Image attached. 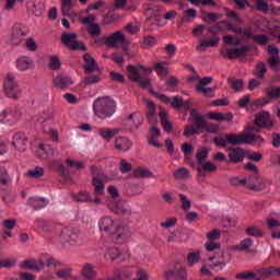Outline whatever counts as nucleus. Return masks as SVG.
Returning a JSON list of instances; mask_svg holds the SVG:
<instances>
[{"mask_svg": "<svg viewBox=\"0 0 280 280\" xmlns=\"http://www.w3.org/2000/svg\"><path fill=\"white\" fill-rule=\"evenodd\" d=\"M133 175L137 177V178H150V176H152V173L145 168H137L135 172H133Z\"/></svg>", "mask_w": 280, "mask_h": 280, "instance_id": "680f3d73", "label": "nucleus"}, {"mask_svg": "<svg viewBox=\"0 0 280 280\" xmlns=\"http://www.w3.org/2000/svg\"><path fill=\"white\" fill-rule=\"evenodd\" d=\"M247 235H250L252 237H261L264 233H261L260 229H257V226H249L246 229Z\"/></svg>", "mask_w": 280, "mask_h": 280, "instance_id": "69168bd1", "label": "nucleus"}, {"mask_svg": "<svg viewBox=\"0 0 280 280\" xmlns=\"http://www.w3.org/2000/svg\"><path fill=\"white\" fill-rule=\"evenodd\" d=\"M147 106V119L150 124H156L159 116L156 115V105L152 101L144 100Z\"/></svg>", "mask_w": 280, "mask_h": 280, "instance_id": "4be33fe9", "label": "nucleus"}, {"mask_svg": "<svg viewBox=\"0 0 280 280\" xmlns=\"http://www.w3.org/2000/svg\"><path fill=\"white\" fill-rule=\"evenodd\" d=\"M72 272H73V269H71V268H62V269H58L56 271V275H57L58 279L68 280L71 277Z\"/></svg>", "mask_w": 280, "mask_h": 280, "instance_id": "5fc2aeb1", "label": "nucleus"}, {"mask_svg": "<svg viewBox=\"0 0 280 280\" xmlns=\"http://www.w3.org/2000/svg\"><path fill=\"white\" fill-rule=\"evenodd\" d=\"M102 78L100 73L95 72H88V77L84 79L85 84H97Z\"/></svg>", "mask_w": 280, "mask_h": 280, "instance_id": "8fccbe9b", "label": "nucleus"}, {"mask_svg": "<svg viewBox=\"0 0 280 280\" xmlns=\"http://www.w3.org/2000/svg\"><path fill=\"white\" fill-rule=\"evenodd\" d=\"M66 165L72 170H84V163L71 159L66 160Z\"/></svg>", "mask_w": 280, "mask_h": 280, "instance_id": "e2e57ef3", "label": "nucleus"}, {"mask_svg": "<svg viewBox=\"0 0 280 280\" xmlns=\"http://www.w3.org/2000/svg\"><path fill=\"white\" fill-rule=\"evenodd\" d=\"M88 34H90L92 38L102 36V27L100 26V24H90L88 27Z\"/></svg>", "mask_w": 280, "mask_h": 280, "instance_id": "37998d69", "label": "nucleus"}, {"mask_svg": "<svg viewBox=\"0 0 280 280\" xmlns=\"http://www.w3.org/2000/svg\"><path fill=\"white\" fill-rule=\"evenodd\" d=\"M254 124L257 128H266V130H270L272 126H275L272 118L270 117V113L268 112H260L256 114Z\"/></svg>", "mask_w": 280, "mask_h": 280, "instance_id": "2eb2a0df", "label": "nucleus"}, {"mask_svg": "<svg viewBox=\"0 0 280 280\" xmlns=\"http://www.w3.org/2000/svg\"><path fill=\"white\" fill-rule=\"evenodd\" d=\"M256 9L259 12H264V13L270 11V8L268 7V3H266V1H264V0H257L256 1Z\"/></svg>", "mask_w": 280, "mask_h": 280, "instance_id": "774afa93", "label": "nucleus"}, {"mask_svg": "<svg viewBox=\"0 0 280 280\" xmlns=\"http://www.w3.org/2000/svg\"><path fill=\"white\" fill-rule=\"evenodd\" d=\"M200 261V253L191 252L188 254V266H194Z\"/></svg>", "mask_w": 280, "mask_h": 280, "instance_id": "bf43d9fd", "label": "nucleus"}, {"mask_svg": "<svg viewBox=\"0 0 280 280\" xmlns=\"http://www.w3.org/2000/svg\"><path fill=\"white\" fill-rule=\"evenodd\" d=\"M107 191L109 196L113 198L107 203L108 209L116 213L117 215H126V213H129V210L126 207H124V203L121 201L115 200V198L119 197V191L117 190V187L109 186L107 188Z\"/></svg>", "mask_w": 280, "mask_h": 280, "instance_id": "0eeeda50", "label": "nucleus"}, {"mask_svg": "<svg viewBox=\"0 0 280 280\" xmlns=\"http://www.w3.org/2000/svg\"><path fill=\"white\" fill-rule=\"evenodd\" d=\"M49 69H52V71H58L62 67V62H60V57L56 55H51L49 58Z\"/></svg>", "mask_w": 280, "mask_h": 280, "instance_id": "a19ab883", "label": "nucleus"}, {"mask_svg": "<svg viewBox=\"0 0 280 280\" xmlns=\"http://www.w3.org/2000/svg\"><path fill=\"white\" fill-rule=\"evenodd\" d=\"M173 177L175 180H187L191 177V173L186 167H179L174 172Z\"/></svg>", "mask_w": 280, "mask_h": 280, "instance_id": "e433bc0d", "label": "nucleus"}, {"mask_svg": "<svg viewBox=\"0 0 280 280\" xmlns=\"http://www.w3.org/2000/svg\"><path fill=\"white\" fill-rule=\"evenodd\" d=\"M28 205L35 209V211H38V209H45V207H47V200L40 197H33L28 200Z\"/></svg>", "mask_w": 280, "mask_h": 280, "instance_id": "473e14b6", "label": "nucleus"}, {"mask_svg": "<svg viewBox=\"0 0 280 280\" xmlns=\"http://www.w3.org/2000/svg\"><path fill=\"white\" fill-rule=\"evenodd\" d=\"M119 133V129H109V128H101L98 129V135L104 139L105 141L109 142L113 141V137L115 135Z\"/></svg>", "mask_w": 280, "mask_h": 280, "instance_id": "c756f323", "label": "nucleus"}, {"mask_svg": "<svg viewBox=\"0 0 280 280\" xmlns=\"http://www.w3.org/2000/svg\"><path fill=\"white\" fill-rule=\"evenodd\" d=\"M3 91L7 97L10 100H19V95H21V85H19V81H16V77L12 73H8L3 81Z\"/></svg>", "mask_w": 280, "mask_h": 280, "instance_id": "423d86ee", "label": "nucleus"}, {"mask_svg": "<svg viewBox=\"0 0 280 280\" xmlns=\"http://www.w3.org/2000/svg\"><path fill=\"white\" fill-rule=\"evenodd\" d=\"M93 110L94 115L100 117V119L113 117V115H115V101L110 100L108 96L96 98L93 103Z\"/></svg>", "mask_w": 280, "mask_h": 280, "instance_id": "7ed1b4c3", "label": "nucleus"}, {"mask_svg": "<svg viewBox=\"0 0 280 280\" xmlns=\"http://www.w3.org/2000/svg\"><path fill=\"white\" fill-rule=\"evenodd\" d=\"M218 170V166L213 164L212 162H206L205 164H201V166L197 167V172L199 176H205L203 172H215Z\"/></svg>", "mask_w": 280, "mask_h": 280, "instance_id": "4c0bfd02", "label": "nucleus"}, {"mask_svg": "<svg viewBox=\"0 0 280 280\" xmlns=\"http://www.w3.org/2000/svg\"><path fill=\"white\" fill-rule=\"evenodd\" d=\"M21 268L23 270H35V271L43 270L45 268V261L40 259L24 260L21 262Z\"/></svg>", "mask_w": 280, "mask_h": 280, "instance_id": "393cba45", "label": "nucleus"}, {"mask_svg": "<svg viewBox=\"0 0 280 280\" xmlns=\"http://www.w3.org/2000/svg\"><path fill=\"white\" fill-rule=\"evenodd\" d=\"M229 259H231V257H229L226 259V258H224V255H222L218 260H215L212 265H210V267L219 268V270H222L224 268V266H226L229 264Z\"/></svg>", "mask_w": 280, "mask_h": 280, "instance_id": "6e6d98bb", "label": "nucleus"}, {"mask_svg": "<svg viewBox=\"0 0 280 280\" xmlns=\"http://www.w3.org/2000/svg\"><path fill=\"white\" fill-rule=\"evenodd\" d=\"M105 45H109L110 47H116V45H121L126 43V36L122 32L117 31L114 34L104 37Z\"/></svg>", "mask_w": 280, "mask_h": 280, "instance_id": "aec40b11", "label": "nucleus"}, {"mask_svg": "<svg viewBox=\"0 0 280 280\" xmlns=\"http://www.w3.org/2000/svg\"><path fill=\"white\" fill-rule=\"evenodd\" d=\"M230 183L234 187H248V183H250V179H242L240 177H232L230 179Z\"/></svg>", "mask_w": 280, "mask_h": 280, "instance_id": "3c124183", "label": "nucleus"}, {"mask_svg": "<svg viewBox=\"0 0 280 280\" xmlns=\"http://www.w3.org/2000/svg\"><path fill=\"white\" fill-rule=\"evenodd\" d=\"M61 43L72 51H78V49L81 51H86L88 49L84 43L78 42V34L75 33L63 32L61 34Z\"/></svg>", "mask_w": 280, "mask_h": 280, "instance_id": "6e6552de", "label": "nucleus"}, {"mask_svg": "<svg viewBox=\"0 0 280 280\" xmlns=\"http://www.w3.org/2000/svg\"><path fill=\"white\" fill-rule=\"evenodd\" d=\"M207 156H209V150L201 149L197 152L196 158L199 165L205 164V161H207Z\"/></svg>", "mask_w": 280, "mask_h": 280, "instance_id": "4d7b16f0", "label": "nucleus"}, {"mask_svg": "<svg viewBox=\"0 0 280 280\" xmlns=\"http://www.w3.org/2000/svg\"><path fill=\"white\" fill-rule=\"evenodd\" d=\"M135 275V271L132 268L128 267L121 270H116L114 272V280H124V279H130Z\"/></svg>", "mask_w": 280, "mask_h": 280, "instance_id": "7c9ffc66", "label": "nucleus"}, {"mask_svg": "<svg viewBox=\"0 0 280 280\" xmlns=\"http://www.w3.org/2000/svg\"><path fill=\"white\" fill-rule=\"evenodd\" d=\"M223 40L225 45H233L234 47H237V45H242V39L237 37H233V35H226L223 37Z\"/></svg>", "mask_w": 280, "mask_h": 280, "instance_id": "13d9d810", "label": "nucleus"}, {"mask_svg": "<svg viewBox=\"0 0 280 280\" xmlns=\"http://www.w3.org/2000/svg\"><path fill=\"white\" fill-rule=\"evenodd\" d=\"M145 118L143 117V114L139 112H135L129 115L127 119L124 120L122 126L126 128V130H129L132 132V130H138V128L143 124Z\"/></svg>", "mask_w": 280, "mask_h": 280, "instance_id": "9d476101", "label": "nucleus"}, {"mask_svg": "<svg viewBox=\"0 0 280 280\" xmlns=\"http://www.w3.org/2000/svg\"><path fill=\"white\" fill-rule=\"evenodd\" d=\"M236 279L240 280H265L264 268L253 271L241 272L236 275Z\"/></svg>", "mask_w": 280, "mask_h": 280, "instance_id": "412c9836", "label": "nucleus"}, {"mask_svg": "<svg viewBox=\"0 0 280 280\" xmlns=\"http://www.w3.org/2000/svg\"><path fill=\"white\" fill-rule=\"evenodd\" d=\"M60 242H71L72 244H77L78 246H80V244H82V238H80L78 230L65 228L61 231Z\"/></svg>", "mask_w": 280, "mask_h": 280, "instance_id": "4468645a", "label": "nucleus"}, {"mask_svg": "<svg viewBox=\"0 0 280 280\" xmlns=\"http://www.w3.org/2000/svg\"><path fill=\"white\" fill-rule=\"evenodd\" d=\"M229 84L233 91H242L244 89V81L242 79H228Z\"/></svg>", "mask_w": 280, "mask_h": 280, "instance_id": "de8ad7c7", "label": "nucleus"}, {"mask_svg": "<svg viewBox=\"0 0 280 280\" xmlns=\"http://www.w3.org/2000/svg\"><path fill=\"white\" fill-rule=\"evenodd\" d=\"M247 185H248V188L253 189L254 191H261V189L266 187V180L261 178H257L255 184H253V182L249 180Z\"/></svg>", "mask_w": 280, "mask_h": 280, "instance_id": "c03bdc74", "label": "nucleus"}, {"mask_svg": "<svg viewBox=\"0 0 280 280\" xmlns=\"http://www.w3.org/2000/svg\"><path fill=\"white\" fill-rule=\"evenodd\" d=\"M10 183V175L5 167H0V185H8Z\"/></svg>", "mask_w": 280, "mask_h": 280, "instance_id": "0e129e2a", "label": "nucleus"}, {"mask_svg": "<svg viewBox=\"0 0 280 280\" xmlns=\"http://www.w3.org/2000/svg\"><path fill=\"white\" fill-rule=\"evenodd\" d=\"M229 163H242L244 156H246V151L242 148H230L228 149Z\"/></svg>", "mask_w": 280, "mask_h": 280, "instance_id": "f3484780", "label": "nucleus"}, {"mask_svg": "<svg viewBox=\"0 0 280 280\" xmlns=\"http://www.w3.org/2000/svg\"><path fill=\"white\" fill-rule=\"evenodd\" d=\"M83 69L85 73H95L97 71V61L91 56V54L85 52L83 55Z\"/></svg>", "mask_w": 280, "mask_h": 280, "instance_id": "5701e85b", "label": "nucleus"}, {"mask_svg": "<svg viewBox=\"0 0 280 280\" xmlns=\"http://www.w3.org/2000/svg\"><path fill=\"white\" fill-rule=\"evenodd\" d=\"M190 125H187L184 129V137H192V135H200V132H205V128H207V120H205V116L198 113L196 109L190 110Z\"/></svg>", "mask_w": 280, "mask_h": 280, "instance_id": "20e7f679", "label": "nucleus"}, {"mask_svg": "<svg viewBox=\"0 0 280 280\" xmlns=\"http://www.w3.org/2000/svg\"><path fill=\"white\" fill-rule=\"evenodd\" d=\"M61 14L63 16H71L73 14V0H60Z\"/></svg>", "mask_w": 280, "mask_h": 280, "instance_id": "f704fd0d", "label": "nucleus"}, {"mask_svg": "<svg viewBox=\"0 0 280 280\" xmlns=\"http://www.w3.org/2000/svg\"><path fill=\"white\" fill-rule=\"evenodd\" d=\"M52 83L57 89H67L73 84V80L69 77H65L62 74L54 78Z\"/></svg>", "mask_w": 280, "mask_h": 280, "instance_id": "c85d7f7f", "label": "nucleus"}, {"mask_svg": "<svg viewBox=\"0 0 280 280\" xmlns=\"http://www.w3.org/2000/svg\"><path fill=\"white\" fill-rule=\"evenodd\" d=\"M105 258L114 261V264H121L124 257L117 247H109L105 254Z\"/></svg>", "mask_w": 280, "mask_h": 280, "instance_id": "cd10ccee", "label": "nucleus"}, {"mask_svg": "<svg viewBox=\"0 0 280 280\" xmlns=\"http://www.w3.org/2000/svg\"><path fill=\"white\" fill-rule=\"evenodd\" d=\"M182 152H184L186 161H189L191 159V154H194V147L189 144V142H185L182 145Z\"/></svg>", "mask_w": 280, "mask_h": 280, "instance_id": "603ef678", "label": "nucleus"}, {"mask_svg": "<svg viewBox=\"0 0 280 280\" xmlns=\"http://www.w3.org/2000/svg\"><path fill=\"white\" fill-rule=\"evenodd\" d=\"M178 196L183 211H189V209H191V200H189V198L183 194H179Z\"/></svg>", "mask_w": 280, "mask_h": 280, "instance_id": "864d4df0", "label": "nucleus"}, {"mask_svg": "<svg viewBox=\"0 0 280 280\" xmlns=\"http://www.w3.org/2000/svg\"><path fill=\"white\" fill-rule=\"evenodd\" d=\"M256 45H260V47H266L270 43V36L265 34H255L253 39Z\"/></svg>", "mask_w": 280, "mask_h": 280, "instance_id": "58836bf2", "label": "nucleus"}, {"mask_svg": "<svg viewBox=\"0 0 280 280\" xmlns=\"http://www.w3.org/2000/svg\"><path fill=\"white\" fill-rule=\"evenodd\" d=\"M114 147L118 152H128L132 149V141L127 137L119 136L115 138Z\"/></svg>", "mask_w": 280, "mask_h": 280, "instance_id": "a211bd4d", "label": "nucleus"}, {"mask_svg": "<svg viewBox=\"0 0 280 280\" xmlns=\"http://www.w3.org/2000/svg\"><path fill=\"white\" fill-rule=\"evenodd\" d=\"M98 229L103 233L110 235L115 244H121V242H126V240H130L132 236L130 229L121 226L119 220L113 219V217L109 215L102 217L98 220Z\"/></svg>", "mask_w": 280, "mask_h": 280, "instance_id": "f03ea898", "label": "nucleus"}, {"mask_svg": "<svg viewBox=\"0 0 280 280\" xmlns=\"http://www.w3.org/2000/svg\"><path fill=\"white\" fill-rule=\"evenodd\" d=\"M250 51V46H242L240 48H223L221 49V56L228 58L229 60H235V58H242Z\"/></svg>", "mask_w": 280, "mask_h": 280, "instance_id": "f8f14e48", "label": "nucleus"}, {"mask_svg": "<svg viewBox=\"0 0 280 280\" xmlns=\"http://www.w3.org/2000/svg\"><path fill=\"white\" fill-rule=\"evenodd\" d=\"M12 145L19 152H25V148H27V138L23 132H16L12 138Z\"/></svg>", "mask_w": 280, "mask_h": 280, "instance_id": "6ab92c4d", "label": "nucleus"}, {"mask_svg": "<svg viewBox=\"0 0 280 280\" xmlns=\"http://www.w3.org/2000/svg\"><path fill=\"white\" fill-rule=\"evenodd\" d=\"M267 71H268V68L266 67V63L259 62L256 67L255 78H257V80H262Z\"/></svg>", "mask_w": 280, "mask_h": 280, "instance_id": "49530a36", "label": "nucleus"}, {"mask_svg": "<svg viewBox=\"0 0 280 280\" xmlns=\"http://www.w3.org/2000/svg\"><path fill=\"white\" fill-rule=\"evenodd\" d=\"M155 70L160 75H167V61L155 63Z\"/></svg>", "mask_w": 280, "mask_h": 280, "instance_id": "052dcab7", "label": "nucleus"}, {"mask_svg": "<svg viewBox=\"0 0 280 280\" xmlns=\"http://www.w3.org/2000/svg\"><path fill=\"white\" fill-rule=\"evenodd\" d=\"M265 93L267 97L259 98L255 102L256 106H267V104H270L275 100H279L280 97V88L279 86H269L265 89Z\"/></svg>", "mask_w": 280, "mask_h": 280, "instance_id": "9b49d317", "label": "nucleus"}, {"mask_svg": "<svg viewBox=\"0 0 280 280\" xmlns=\"http://www.w3.org/2000/svg\"><path fill=\"white\" fill-rule=\"evenodd\" d=\"M38 152H44L46 156H58V148L51 147L50 144L40 143L39 150L37 151V156Z\"/></svg>", "mask_w": 280, "mask_h": 280, "instance_id": "2f4dec72", "label": "nucleus"}, {"mask_svg": "<svg viewBox=\"0 0 280 280\" xmlns=\"http://www.w3.org/2000/svg\"><path fill=\"white\" fill-rule=\"evenodd\" d=\"M91 176L94 196L96 197L93 198L88 191L81 190L79 194H72V198L77 200V202H92L93 205H100V202H102V199L97 196H104V189H106L104 180H106V175H104V172L97 168V166H91Z\"/></svg>", "mask_w": 280, "mask_h": 280, "instance_id": "f257e3e1", "label": "nucleus"}, {"mask_svg": "<svg viewBox=\"0 0 280 280\" xmlns=\"http://www.w3.org/2000/svg\"><path fill=\"white\" fill-rule=\"evenodd\" d=\"M48 165L51 170H58L59 174L66 180V183H71V175L69 174V170L65 167L58 160H49Z\"/></svg>", "mask_w": 280, "mask_h": 280, "instance_id": "dca6fc26", "label": "nucleus"}, {"mask_svg": "<svg viewBox=\"0 0 280 280\" xmlns=\"http://www.w3.org/2000/svg\"><path fill=\"white\" fill-rule=\"evenodd\" d=\"M225 139L228 143H231L232 145H242L244 143H248V144L253 143L254 145H261V143H264V138L255 133H242V135L228 133L225 135Z\"/></svg>", "mask_w": 280, "mask_h": 280, "instance_id": "39448f33", "label": "nucleus"}, {"mask_svg": "<svg viewBox=\"0 0 280 280\" xmlns=\"http://www.w3.org/2000/svg\"><path fill=\"white\" fill-rule=\"evenodd\" d=\"M267 62L270 67V69H273V71H279L280 69V57L279 56H271L267 59Z\"/></svg>", "mask_w": 280, "mask_h": 280, "instance_id": "09e8293b", "label": "nucleus"}, {"mask_svg": "<svg viewBox=\"0 0 280 280\" xmlns=\"http://www.w3.org/2000/svg\"><path fill=\"white\" fill-rule=\"evenodd\" d=\"M218 45H220V37L214 35L211 38L201 39L199 45L196 47V50L202 51L207 49V47H218Z\"/></svg>", "mask_w": 280, "mask_h": 280, "instance_id": "a878e982", "label": "nucleus"}, {"mask_svg": "<svg viewBox=\"0 0 280 280\" xmlns=\"http://www.w3.org/2000/svg\"><path fill=\"white\" fill-rule=\"evenodd\" d=\"M44 174H45V170L40 166H36L35 168L30 170L26 173V176L28 178H40V176H44Z\"/></svg>", "mask_w": 280, "mask_h": 280, "instance_id": "a18cd8bd", "label": "nucleus"}, {"mask_svg": "<svg viewBox=\"0 0 280 280\" xmlns=\"http://www.w3.org/2000/svg\"><path fill=\"white\" fill-rule=\"evenodd\" d=\"M18 71H27L28 69H34V59L31 57H19L15 61Z\"/></svg>", "mask_w": 280, "mask_h": 280, "instance_id": "b1692460", "label": "nucleus"}, {"mask_svg": "<svg viewBox=\"0 0 280 280\" xmlns=\"http://www.w3.org/2000/svg\"><path fill=\"white\" fill-rule=\"evenodd\" d=\"M5 113H7V115H9V117H7V124L12 125L18 121L19 113H14L10 109H5Z\"/></svg>", "mask_w": 280, "mask_h": 280, "instance_id": "338daca9", "label": "nucleus"}, {"mask_svg": "<svg viewBox=\"0 0 280 280\" xmlns=\"http://www.w3.org/2000/svg\"><path fill=\"white\" fill-rule=\"evenodd\" d=\"M81 277L83 279L93 280L95 277H97V273L95 272V267L92 264L85 262L83 264L81 270H80Z\"/></svg>", "mask_w": 280, "mask_h": 280, "instance_id": "bb28decb", "label": "nucleus"}, {"mask_svg": "<svg viewBox=\"0 0 280 280\" xmlns=\"http://www.w3.org/2000/svg\"><path fill=\"white\" fill-rule=\"evenodd\" d=\"M25 36H27V28L25 26H21V24H15L11 28V33L8 37L9 45L19 46L23 40H25Z\"/></svg>", "mask_w": 280, "mask_h": 280, "instance_id": "1a4fd4ad", "label": "nucleus"}, {"mask_svg": "<svg viewBox=\"0 0 280 280\" xmlns=\"http://www.w3.org/2000/svg\"><path fill=\"white\" fill-rule=\"evenodd\" d=\"M196 89H197L198 93H201L202 95H205V97H214L215 96V89H213V88L197 85Z\"/></svg>", "mask_w": 280, "mask_h": 280, "instance_id": "79ce46f5", "label": "nucleus"}, {"mask_svg": "<svg viewBox=\"0 0 280 280\" xmlns=\"http://www.w3.org/2000/svg\"><path fill=\"white\" fill-rule=\"evenodd\" d=\"M141 71H143L145 75H150V73H152V69L145 68V66H139V67H136L133 65L127 66L128 78L129 80H131V82H138L141 79Z\"/></svg>", "mask_w": 280, "mask_h": 280, "instance_id": "ddd939ff", "label": "nucleus"}, {"mask_svg": "<svg viewBox=\"0 0 280 280\" xmlns=\"http://www.w3.org/2000/svg\"><path fill=\"white\" fill-rule=\"evenodd\" d=\"M265 279L268 277H280V267L269 266L267 268H262Z\"/></svg>", "mask_w": 280, "mask_h": 280, "instance_id": "ea45409f", "label": "nucleus"}, {"mask_svg": "<svg viewBox=\"0 0 280 280\" xmlns=\"http://www.w3.org/2000/svg\"><path fill=\"white\" fill-rule=\"evenodd\" d=\"M160 121L165 132H172L173 126H172V122L170 121V116L167 115V112L165 110L160 112Z\"/></svg>", "mask_w": 280, "mask_h": 280, "instance_id": "c9c22d12", "label": "nucleus"}, {"mask_svg": "<svg viewBox=\"0 0 280 280\" xmlns=\"http://www.w3.org/2000/svg\"><path fill=\"white\" fill-rule=\"evenodd\" d=\"M51 112H43L38 114L35 118L34 121L37 124V126H45V124H48V121H51Z\"/></svg>", "mask_w": 280, "mask_h": 280, "instance_id": "72a5a7b5", "label": "nucleus"}]
</instances>
